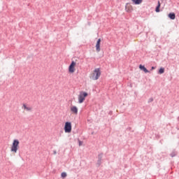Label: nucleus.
<instances>
[{
	"label": "nucleus",
	"instance_id": "2eb2a0df",
	"mask_svg": "<svg viewBox=\"0 0 179 179\" xmlns=\"http://www.w3.org/2000/svg\"><path fill=\"white\" fill-rule=\"evenodd\" d=\"M164 72V68L162 67L159 69L158 73H159V75H162L163 74Z\"/></svg>",
	"mask_w": 179,
	"mask_h": 179
},
{
	"label": "nucleus",
	"instance_id": "6e6552de",
	"mask_svg": "<svg viewBox=\"0 0 179 179\" xmlns=\"http://www.w3.org/2000/svg\"><path fill=\"white\" fill-rule=\"evenodd\" d=\"M139 69L141 70V71H143V72H145V73H149L150 71L149 70H148V69H146V67H145V66L141 64L139 66Z\"/></svg>",
	"mask_w": 179,
	"mask_h": 179
},
{
	"label": "nucleus",
	"instance_id": "1a4fd4ad",
	"mask_svg": "<svg viewBox=\"0 0 179 179\" xmlns=\"http://www.w3.org/2000/svg\"><path fill=\"white\" fill-rule=\"evenodd\" d=\"M168 16L171 20H174V19H176V13H170Z\"/></svg>",
	"mask_w": 179,
	"mask_h": 179
},
{
	"label": "nucleus",
	"instance_id": "aec40b11",
	"mask_svg": "<svg viewBox=\"0 0 179 179\" xmlns=\"http://www.w3.org/2000/svg\"><path fill=\"white\" fill-rule=\"evenodd\" d=\"M54 154H55V155H57V152L55 151V152H54Z\"/></svg>",
	"mask_w": 179,
	"mask_h": 179
},
{
	"label": "nucleus",
	"instance_id": "f8f14e48",
	"mask_svg": "<svg viewBox=\"0 0 179 179\" xmlns=\"http://www.w3.org/2000/svg\"><path fill=\"white\" fill-rule=\"evenodd\" d=\"M132 2L134 3V5H141V3L143 1V0H131Z\"/></svg>",
	"mask_w": 179,
	"mask_h": 179
},
{
	"label": "nucleus",
	"instance_id": "9d476101",
	"mask_svg": "<svg viewBox=\"0 0 179 179\" xmlns=\"http://www.w3.org/2000/svg\"><path fill=\"white\" fill-rule=\"evenodd\" d=\"M71 111L74 114H78V107L73 106L71 108Z\"/></svg>",
	"mask_w": 179,
	"mask_h": 179
},
{
	"label": "nucleus",
	"instance_id": "7ed1b4c3",
	"mask_svg": "<svg viewBox=\"0 0 179 179\" xmlns=\"http://www.w3.org/2000/svg\"><path fill=\"white\" fill-rule=\"evenodd\" d=\"M87 97V92H80V94L78 95V103L80 104H82L83 101H85V99Z\"/></svg>",
	"mask_w": 179,
	"mask_h": 179
},
{
	"label": "nucleus",
	"instance_id": "39448f33",
	"mask_svg": "<svg viewBox=\"0 0 179 179\" xmlns=\"http://www.w3.org/2000/svg\"><path fill=\"white\" fill-rule=\"evenodd\" d=\"M76 65V62H75L74 61H72L71 64L69 66V72H70V73H73V72H75Z\"/></svg>",
	"mask_w": 179,
	"mask_h": 179
},
{
	"label": "nucleus",
	"instance_id": "ddd939ff",
	"mask_svg": "<svg viewBox=\"0 0 179 179\" xmlns=\"http://www.w3.org/2000/svg\"><path fill=\"white\" fill-rule=\"evenodd\" d=\"M23 107H24V110H27V111H31V108L27 107L26 106V104H23Z\"/></svg>",
	"mask_w": 179,
	"mask_h": 179
},
{
	"label": "nucleus",
	"instance_id": "0eeeda50",
	"mask_svg": "<svg viewBox=\"0 0 179 179\" xmlns=\"http://www.w3.org/2000/svg\"><path fill=\"white\" fill-rule=\"evenodd\" d=\"M101 43V39L99 38L96 41V50L97 51V52H100V43Z\"/></svg>",
	"mask_w": 179,
	"mask_h": 179
},
{
	"label": "nucleus",
	"instance_id": "f257e3e1",
	"mask_svg": "<svg viewBox=\"0 0 179 179\" xmlns=\"http://www.w3.org/2000/svg\"><path fill=\"white\" fill-rule=\"evenodd\" d=\"M100 76H101V71H100V68L95 69L92 76V80H97Z\"/></svg>",
	"mask_w": 179,
	"mask_h": 179
},
{
	"label": "nucleus",
	"instance_id": "4468645a",
	"mask_svg": "<svg viewBox=\"0 0 179 179\" xmlns=\"http://www.w3.org/2000/svg\"><path fill=\"white\" fill-rule=\"evenodd\" d=\"M171 157H176V156H177V152H176V151H173L171 154H170Z\"/></svg>",
	"mask_w": 179,
	"mask_h": 179
},
{
	"label": "nucleus",
	"instance_id": "20e7f679",
	"mask_svg": "<svg viewBox=\"0 0 179 179\" xmlns=\"http://www.w3.org/2000/svg\"><path fill=\"white\" fill-rule=\"evenodd\" d=\"M72 131V124L71 122H66L64 125V132L69 134Z\"/></svg>",
	"mask_w": 179,
	"mask_h": 179
},
{
	"label": "nucleus",
	"instance_id": "f03ea898",
	"mask_svg": "<svg viewBox=\"0 0 179 179\" xmlns=\"http://www.w3.org/2000/svg\"><path fill=\"white\" fill-rule=\"evenodd\" d=\"M19 140L15 139L13 142V145L11 146V152L13 153H17V149H19Z\"/></svg>",
	"mask_w": 179,
	"mask_h": 179
},
{
	"label": "nucleus",
	"instance_id": "f3484780",
	"mask_svg": "<svg viewBox=\"0 0 179 179\" xmlns=\"http://www.w3.org/2000/svg\"><path fill=\"white\" fill-rule=\"evenodd\" d=\"M152 101H153V98H150L148 99V103H152Z\"/></svg>",
	"mask_w": 179,
	"mask_h": 179
},
{
	"label": "nucleus",
	"instance_id": "dca6fc26",
	"mask_svg": "<svg viewBox=\"0 0 179 179\" xmlns=\"http://www.w3.org/2000/svg\"><path fill=\"white\" fill-rule=\"evenodd\" d=\"M61 176H62V178H65L66 177V172H63V173H62Z\"/></svg>",
	"mask_w": 179,
	"mask_h": 179
},
{
	"label": "nucleus",
	"instance_id": "a211bd4d",
	"mask_svg": "<svg viewBox=\"0 0 179 179\" xmlns=\"http://www.w3.org/2000/svg\"><path fill=\"white\" fill-rule=\"evenodd\" d=\"M82 145V141L79 142V145L80 146Z\"/></svg>",
	"mask_w": 179,
	"mask_h": 179
},
{
	"label": "nucleus",
	"instance_id": "423d86ee",
	"mask_svg": "<svg viewBox=\"0 0 179 179\" xmlns=\"http://www.w3.org/2000/svg\"><path fill=\"white\" fill-rule=\"evenodd\" d=\"M102 159H103V153H101L98 155V160L96 163V166H98V167H100V166H101Z\"/></svg>",
	"mask_w": 179,
	"mask_h": 179
},
{
	"label": "nucleus",
	"instance_id": "9b49d317",
	"mask_svg": "<svg viewBox=\"0 0 179 179\" xmlns=\"http://www.w3.org/2000/svg\"><path fill=\"white\" fill-rule=\"evenodd\" d=\"M160 6H161L160 1H158V4L155 8V12H157V13H159V12H160Z\"/></svg>",
	"mask_w": 179,
	"mask_h": 179
},
{
	"label": "nucleus",
	"instance_id": "6ab92c4d",
	"mask_svg": "<svg viewBox=\"0 0 179 179\" xmlns=\"http://www.w3.org/2000/svg\"><path fill=\"white\" fill-rule=\"evenodd\" d=\"M151 69H152V70L155 69V66H152V67L151 68Z\"/></svg>",
	"mask_w": 179,
	"mask_h": 179
}]
</instances>
